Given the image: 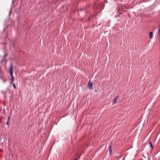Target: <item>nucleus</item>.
I'll list each match as a JSON object with an SVG mask.
<instances>
[{
  "instance_id": "1",
  "label": "nucleus",
  "mask_w": 160,
  "mask_h": 160,
  "mask_svg": "<svg viewBox=\"0 0 160 160\" xmlns=\"http://www.w3.org/2000/svg\"><path fill=\"white\" fill-rule=\"evenodd\" d=\"M88 87L90 89H91L93 88V83L92 82H91V80H90L88 83Z\"/></svg>"
},
{
  "instance_id": "2",
  "label": "nucleus",
  "mask_w": 160,
  "mask_h": 160,
  "mask_svg": "<svg viewBox=\"0 0 160 160\" xmlns=\"http://www.w3.org/2000/svg\"><path fill=\"white\" fill-rule=\"evenodd\" d=\"M9 73L10 76L13 75V68L12 65V64H11L10 65V68L9 71Z\"/></svg>"
},
{
  "instance_id": "3",
  "label": "nucleus",
  "mask_w": 160,
  "mask_h": 160,
  "mask_svg": "<svg viewBox=\"0 0 160 160\" xmlns=\"http://www.w3.org/2000/svg\"><path fill=\"white\" fill-rule=\"evenodd\" d=\"M112 142H111L110 143V146L109 147V152L110 153V154L112 153Z\"/></svg>"
},
{
  "instance_id": "4",
  "label": "nucleus",
  "mask_w": 160,
  "mask_h": 160,
  "mask_svg": "<svg viewBox=\"0 0 160 160\" xmlns=\"http://www.w3.org/2000/svg\"><path fill=\"white\" fill-rule=\"evenodd\" d=\"M119 98V96H117L115 97V98L113 102V104H114L115 103H116L117 102V101L118 100V98Z\"/></svg>"
},
{
  "instance_id": "5",
  "label": "nucleus",
  "mask_w": 160,
  "mask_h": 160,
  "mask_svg": "<svg viewBox=\"0 0 160 160\" xmlns=\"http://www.w3.org/2000/svg\"><path fill=\"white\" fill-rule=\"evenodd\" d=\"M152 36H153V32H150V33H149V37L151 39L152 38Z\"/></svg>"
},
{
  "instance_id": "6",
  "label": "nucleus",
  "mask_w": 160,
  "mask_h": 160,
  "mask_svg": "<svg viewBox=\"0 0 160 160\" xmlns=\"http://www.w3.org/2000/svg\"><path fill=\"white\" fill-rule=\"evenodd\" d=\"M14 78H11V82L10 83V84H11L12 83H14Z\"/></svg>"
},
{
  "instance_id": "7",
  "label": "nucleus",
  "mask_w": 160,
  "mask_h": 160,
  "mask_svg": "<svg viewBox=\"0 0 160 160\" xmlns=\"http://www.w3.org/2000/svg\"><path fill=\"white\" fill-rule=\"evenodd\" d=\"M2 80L3 82L5 83L6 81H7V79H6V78H3Z\"/></svg>"
},
{
  "instance_id": "8",
  "label": "nucleus",
  "mask_w": 160,
  "mask_h": 160,
  "mask_svg": "<svg viewBox=\"0 0 160 160\" xmlns=\"http://www.w3.org/2000/svg\"><path fill=\"white\" fill-rule=\"evenodd\" d=\"M12 83L13 84V87L15 89H16V86H15V84L14 83Z\"/></svg>"
},
{
  "instance_id": "9",
  "label": "nucleus",
  "mask_w": 160,
  "mask_h": 160,
  "mask_svg": "<svg viewBox=\"0 0 160 160\" xmlns=\"http://www.w3.org/2000/svg\"><path fill=\"white\" fill-rule=\"evenodd\" d=\"M8 55V53H6L5 54V55H4V57H3V58H5V57L7 56Z\"/></svg>"
},
{
  "instance_id": "10",
  "label": "nucleus",
  "mask_w": 160,
  "mask_h": 160,
  "mask_svg": "<svg viewBox=\"0 0 160 160\" xmlns=\"http://www.w3.org/2000/svg\"><path fill=\"white\" fill-rule=\"evenodd\" d=\"M150 147H151L152 148H153V146L152 143L151 142H150Z\"/></svg>"
},
{
  "instance_id": "11",
  "label": "nucleus",
  "mask_w": 160,
  "mask_h": 160,
  "mask_svg": "<svg viewBox=\"0 0 160 160\" xmlns=\"http://www.w3.org/2000/svg\"><path fill=\"white\" fill-rule=\"evenodd\" d=\"M149 0H142L143 1V2H148L149 1Z\"/></svg>"
},
{
  "instance_id": "12",
  "label": "nucleus",
  "mask_w": 160,
  "mask_h": 160,
  "mask_svg": "<svg viewBox=\"0 0 160 160\" xmlns=\"http://www.w3.org/2000/svg\"><path fill=\"white\" fill-rule=\"evenodd\" d=\"M9 121H7V123H6L7 124L8 126V125H9Z\"/></svg>"
},
{
  "instance_id": "13",
  "label": "nucleus",
  "mask_w": 160,
  "mask_h": 160,
  "mask_svg": "<svg viewBox=\"0 0 160 160\" xmlns=\"http://www.w3.org/2000/svg\"><path fill=\"white\" fill-rule=\"evenodd\" d=\"M10 77H11V78H14V77L13 76V75H11Z\"/></svg>"
},
{
  "instance_id": "14",
  "label": "nucleus",
  "mask_w": 160,
  "mask_h": 160,
  "mask_svg": "<svg viewBox=\"0 0 160 160\" xmlns=\"http://www.w3.org/2000/svg\"><path fill=\"white\" fill-rule=\"evenodd\" d=\"M5 78V77H0V79H3V78Z\"/></svg>"
},
{
  "instance_id": "15",
  "label": "nucleus",
  "mask_w": 160,
  "mask_h": 160,
  "mask_svg": "<svg viewBox=\"0 0 160 160\" xmlns=\"http://www.w3.org/2000/svg\"><path fill=\"white\" fill-rule=\"evenodd\" d=\"M10 121L9 117H8V121Z\"/></svg>"
},
{
  "instance_id": "16",
  "label": "nucleus",
  "mask_w": 160,
  "mask_h": 160,
  "mask_svg": "<svg viewBox=\"0 0 160 160\" xmlns=\"http://www.w3.org/2000/svg\"><path fill=\"white\" fill-rule=\"evenodd\" d=\"M74 160H77V158H75L74 159Z\"/></svg>"
}]
</instances>
